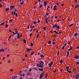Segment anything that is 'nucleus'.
<instances>
[{"mask_svg":"<svg viewBox=\"0 0 79 79\" xmlns=\"http://www.w3.org/2000/svg\"><path fill=\"white\" fill-rule=\"evenodd\" d=\"M4 24H5V23H1L0 25V26H2L3 25H4Z\"/></svg>","mask_w":79,"mask_h":79,"instance_id":"17","label":"nucleus"},{"mask_svg":"<svg viewBox=\"0 0 79 79\" xmlns=\"http://www.w3.org/2000/svg\"><path fill=\"white\" fill-rule=\"evenodd\" d=\"M8 63H10V60H9L8 61Z\"/></svg>","mask_w":79,"mask_h":79,"instance_id":"64","label":"nucleus"},{"mask_svg":"<svg viewBox=\"0 0 79 79\" xmlns=\"http://www.w3.org/2000/svg\"><path fill=\"white\" fill-rule=\"evenodd\" d=\"M14 6H11L10 7V10H13V8H14Z\"/></svg>","mask_w":79,"mask_h":79,"instance_id":"9","label":"nucleus"},{"mask_svg":"<svg viewBox=\"0 0 79 79\" xmlns=\"http://www.w3.org/2000/svg\"><path fill=\"white\" fill-rule=\"evenodd\" d=\"M16 78H17V76L15 75L12 77V79H15Z\"/></svg>","mask_w":79,"mask_h":79,"instance_id":"4","label":"nucleus"},{"mask_svg":"<svg viewBox=\"0 0 79 79\" xmlns=\"http://www.w3.org/2000/svg\"><path fill=\"white\" fill-rule=\"evenodd\" d=\"M17 31H18L17 30V29H15V32H17Z\"/></svg>","mask_w":79,"mask_h":79,"instance_id":"49","label":"nucleus"},{"mask_svg":"<svg viewBox=\"0 0 79 79\" xmlns=\"http://www.w3.org/2000/svg\"><path fill=\"white\" fill-rule=\"evenodd\" d=\"M74 58H76V59H77V58H79V56H75L74 57Z\"/></svg>","mask_w":79,"mask_h":79,"instance_id":"12","label":"nucleus"},{"mask_svg":"<svg viewBox=\"0 0 79 79\" xmlns=\"http://www.w3.org/2000/svg\"><path fill=\"white\" fill-rule=\"evenodd\" d=\"M72 50V46H70V48L69 49V50L71 51Z\"/></svg>","mask_w":79,"mask_h":79,"instance_id":"18","label":"nucleus"},{"mask_svg":"<svg viewBox=\"0 0 79 79\" xmlns=\"http://www.w3.org/2000/svg\"><path fill=\"white\" fill-rule=\"evenodd\" d=\"M60 53V52L58 51V53H57V56H58L59 55V53Z\"/></svg>","mask_w":79,"mask_h":79,"instance_id":"46","label":"nucleus"},{"mask_svg":"<svg viewBox=\"0 0 79 79\" xmlns=\"http://www.w3.org/2000/svg\"><path fill=\"white\" fill-rule=\"evenodd\" d=\"M10 56V55L9 54H8L7 55V57H8V56Z\"/></svg>","mask_w":79,"mask_h":79,"instance_id":"56","label":"nucleus"},{"mask_svg":"<svg viewBox=\"0 0 79 79\" xmlns=\"http://www.w3.org/2000/svg\"><path fill=\"white\" fill-rule=\"evenodd\" d=\"M9 11V8H7L6 9V11Z\"/></svg>","mask_w":79,"mask_h":79,"instance_id":"26","label":"nucleus"},{"mask_svg":"<svg viewBox=\"0 0 79 79\" xmlns=\"http://www.w3.org/2000/svg\"><path fill=\"white\" fill-rule=\"evenodd\" d=\"M45 20H46V23H48V19H45Z\"/></svg>","mask_w":79,"mask_h":79,"instance_id":"24","label":"nucleus"},{"mask_svg":"<svg viewBox=\"0 0 79 79\" xmlns=\"http://www.w3.org/2000/svg\"><path fill=\"white\" fill-rule=\"evenodd\" d=\"M73 24H74V23H73V24H70V25L69 26V27H71V26H72L73 25Z\"/></svg>","mask_w":79,"mask_h":79,"instance_id":"32","label":"nucleus"},{"mask_svg":"<svg viewBox=\"0 0 79 79\" xmlns=\"http://www.w3.org/2000/svg\"><path fill=\"white\" fill-rule=\"evenodd\" d=\"M27 52H30L31 51V49H29V48H27Z\"/></svg>","mask_w":79,"mask_h":79,"instance_id":"14","label":"nucleus"},{"mask_svg":"<svg viewBox=\"0 0 79 79\" xmlns=\"http://www.w3.org/2000/svg\"><path fill=\"white\" fill-rule=\"evenodd\" d=\"M47 3V1L44 2V6H45V5H46Z\"/></svg>","mask_w":79,"mask_h":79,"instance_id":"11","label":"nucleus"},{"mask_svg":"<svg viewBox=\"0 0 79 79\" xmlns=\"http://www.w3.org/2000/svg\"><path fill=\"white\" fill-rule=\"evenodd\" d=\"M63 60H60V63H63Z\"/></svg>","mask_w":79,"mask_h":79,"instance_id":"23","label":"nucleus"},{"mask_svg":"<svg viewBox=\"0 0 79 79\" xmlns=\"http://www.w3.org/2000/svg\"><path fill=\"white\" fill-rule=\"evenodd\" d=\"M52 44H55V42H52Z\"/></svg>","mask_w":79,"mask_h":79,"instance_id":"62","label":"nucleus"},{"mask_svg":"<svg viewBox=\"0 0 79 79\" xmlns=\"http://www.w3.org/2000/svg\"><path fill=\"white\" fill-rule=\"evenodd\" d=\"M23 40V41H24V44H25V43H26V40L24 39Z\"/></svg>","mask_w":79,"mask_h":79,"instance_id":"22","label":"nucleus"},{"mask_svg":"<svg viewBox=\"0 0 79 79\" xmlns=\"http://www.w3.org/2000/svg\"><path fill=\"white\" fill-rule=\"evenodd\" d=\"M12 13H13V14L14 15H15V16L18 17V15L17 14V13L15 12H13Z\"/></svg>","mask_w":79,"mask_h":79,"instance_id":"5","label":"nucleus"},{"mask_svg":"<svg viewBox=\"0 0 79 79\" xmlns=\"http://www.w3.org/2000/svg\"><path fill=\"white\" fill-rule=\"evenodd\" d=\"M67 71H68V70L69 69V67H66Z\"/></svg>","mask_w":79,"mask_h":79,"instance_id":"19","label":"nucleus"},{"mask_svg":"<svg viewBox=\"0 0 79 79\" xmlns=\"http://www.w3.org/2000/svg\"><path fill=\"white\" fill-rule=\"evenodd\" d=\"M39 34H38L37 36V38L39 37Z\"/></svg>","mask_w":79,"mask_h":79,"instance_id":"63","label":"nucleus"},{"mask_svg":"<svg viewBox=\"0 0 79 79\" xmlns=\"http://www.w3.org/2000/svg\"><path fill=\"white\" fill-rule=\"evenodd\" d=\"M39 7L40 8H42V7H43V6L42 5H40L39 6Z\"/></svg>","mask_w":79,"mask_h":79,"instance_id":"21","label":"nucleus"},{"mask_svg":"<svg viewBox=\"0 0 79 79\" xmlns=\"http://www.w3.org/2000/svg\"><path fill=\"white\" fill-rule=\"evenodd\" d=\"M17 9H15V11H17Z\"/></svg>","mask_w":79,"mask_h":79,"instance_id":"58","label":"nucleus"},{"mask_svg":"<svg viewBox=\"0 0 79 79\" xmlns=\"http://www.w3.org/2000/svg\"><path fill=\"white\" fill-rule=\"evenodd\" d=\"M64 6V4H62V5H61L62 6Z\"/></svg>","mask_w":79,"mask_h":79,"instance_id":"61","label":"nucleus"},{"mask_svg":"<svg viewBox=\"0 0 79 79\" xmlns=\"http://www.w3.org/2000/svg\"><path fill=\"white\" fill-rule=\"evenodd\" d=\"M46 29V27H44V31H45Z\"/></svg>","mask_w":79,"mask_h":79,"instance_id":"40","label":"nucleus"},{"mask_svg":"<svg viewBox=\"0 0 79 79\" xmlns=\"http://www.w3.org/2000/svg\"><path fill=\"white\" fill-rule=\"evenodd\" d=\"M9 21H11V22H10V23H11V22H12L13 20H12V19H10V20Z\"/></svg>","mask_w":79,"mask_h":79,"instance_id":"45","label":"nucleus"},{"mask_svg":"<svg viewBox=\"0 0 79 79\" xmlns=\"http://www.w3.org/2000/svg\"><path fill=\"white\" fill-rule=\"evenodd\" d=\"M75 70H76V69H73V70L74 71H75Z\"/></svg>","mask_w":79,"mask_h":79,"instance_id":"51","label":"nucleus"},{"mask_svg":"<svg viewBox=\"0 0 79 79\" xmlns=\"http://www.w3.org/2000/svg\"><path fill=\"white\" fill-rule=\"evenodd\" d=\"M11 35L10 36V37H9V39L8 40H9L11 38Z\"/></svg>","mask_w":79,"mask_h":79,"instance_id":"48","label":"nucleus"},{"mask_svg":"<svg viewBox=\"0 0 79 79\" xmlns=\"http://www.w3.org/2000/svg\"><path fill=\"white\" fill-rule=\"evenodd\" d=\"M38 22L39 23H40V20H38Z\"/></svg>","mask_w":79,"mask_h":79,"instance_id":"59","label":"nucleus"},{"mask_svg":"<svg viewBox=\"0 0 79 79\" xmlns=\"http://www.w3.org/2000/svg\"><path fill=\"white\" fill-rule=\"evenodd\" d=\"M34 26H33L32 27H30V28H34Z\"/></svg>","mask_w":79,"mask_h":79,"instance_id":"36","label":"nucleus"},{"mask_svg":"<svg viewBox=\"0 0 79 79\" xmlns=\"http://www.w3.org/2000/svg\"><path fill=\"white\" fill-rule=\"evenodd\" d=\"M24 3V1H23L22 2L20 3V5H23Z\"/></svg>","mask_w":79,"mask_h":79,"instance_id":"34","label":"nucleus"},{"mask_svg":"<svg viewBox=\"0 0 79 79\" xmlns=\"http://www.w3.org/2000/svg\"><path fill=\"white\" fill-rule=\"evenodd\" d=\"M0 52H5V50H4V49H2L0 50Z\"/></svg>","mask_w":79,"mask_h":79,"instance_id":"15","label":"nucleus"},{"mask_svg":"<svg viewBox=\"0 0 79 79\" xmlns=\"http://www.w3.org/2000/svg\"><path fill=\"white\" fill-rule=\"evenodd\" d=\"M27 76H29L30 75V73L29 72H28L27 74Z\"/></svg>","mask_w":79,"mask_h":79,"instance_id":"16","label":"nucleus"},{"mask_svg":"<svg viewBox=\"0 0 79 79\" xmlns=\"http://www.w3.org/2000/svg\"><path fill=\"white\" fill-rule=\"evenodd\" d=\"M54 32H56L57 34L58 33V32H57L56 31H54Z\"/></svg>","mask_w":79,"mask_h":79,"instance_id":"41","label":"nucleus"},{"mask_svg":"<svg viewBox=\"0 0 79 79\" xmlns=\"http://www.w3.org/2000/svg\"><path fill=\"white\" fill-rule=\"evenodd\" d=\"M31 47H32V46H33V43H31Z\"/></svg>","mask_w":79,"mask_h":79,"instance_id":"38","label":"nucleus"},{"mask_svg":"<svg viewBox=\"0 0 79 79\" xmlns=\"http://www.w3.org/2000/svg\"><path fill=\"white\" fill-rule=\"evenodd\" d=\"M75 77L76 79H77L79 78V76L78 74H77L75 75Z\"/></svg>","mask_w":79,"mask_h":79,"instance_id":"3","label":"nucleus"},{"mask_svg":"<svg viewBox=\"0 0 79 79\" xmlns=\"http://www.w3.org/2000/svg\"><path fill=\"white\" fill-rule=\"evenodd\" d=\"M39 70H40V71H43L44 70V69L41 68H39Z\"/></svg>","mask_w":79,"mask_h":79,"instance_id":"10","label":"nucleus"},{"mask_svg":"<svg viewBox=\"0 0 79 79\" xmlns=\"http://www.w3.org/2000/svg\"><path fill=\"white\" fill-rule=\"evenodd\" d=\"M25 57H27V54H26L25 55Z\"/></svg>","mask_w":79,"mask_h":79,"instance_id":"55","label":"nucleus"},{"mask_svg":"<svg viewBox=\"0 0 79 79\" xmlns=\"http://www.w3.org/2000/svg\"><path fill=\"white\" fill-rule=\"evenodd\" d=\"M68 72L69 73H71V71H68Z\"/></svg>","mask_w":79,"mask_h":79,"instance_id":"37","label":"nucleus"},{"mask_svg":"<svg viewBox=\"0 0 79 79\" xmlns=\"http://www.w3.org/2000/svg\"><path fill=\"white\" fill-rule=\"evenodd\" d=\"M0 7H2V5L1 3H0Z\"/></svg>","mask_w":79,"mask_h":79,"instance_id":"44","label":"nucleus"},{"mask_svg":"<svg viewBox=\"0 0 79 79\" xmlns=\"http://www.w3.org/2000/svg\"><path fill=\"white\" fill-rule=\"evenodd\" d=\"M8 27V25H6V27Z\"/></svg>","mask_w":79,"mask_h":79,"instance_id":"35","label":"nucleus"},{"mask_svg":"<svg viewBox=\"0 0 79 79\" xmlns=\"http://www.w3.org/2000/svg\"><path fill=\"white\" fill-rule=\"evenodd\" d=\"M64 46H63L62 47L63 50V49H64Z\"/></svg>","mask_w":79,"mask_h":79,"instance_id":"54","label":"nucleus"},{"mask_svg":"<svg viewBox=\"0 0 79 79\" xmlns=\"http://www.w3.org/2000/svg\"><path fill=\"white\" fill-rule=\"evenodd\" d=\"M56 5H59V3L57 2L56 3Z\"/></svg>","mask_w":79,"mask_h":79,"instance_id":"50","label":"nucleus"},{"mask_svg":"<svg viewBox=\"0 0 79 79\" xmlns=\"http://www.w3.org/2000/svg\"><path fill=\"white\" fill-rule=\"evenodd\" d=\"M78 35L77 33H75L74 35V36H76V35Z\"/></svg>","mask_w":79,"mask_h":79,"instance_id":"28","label":"nucleus"},{"mask_svg":"<svg viewBox=\"0 0 79 79\" xmlns=\"http://www.w3.org/2000/svg\"><path fill=\"white\" fill-rule=\"evenodd\" d=\"M79 4L77 5L75 7V8H77V7H79Z\"/></svg>","mask_w":79,"mask_h":79,"instance_id":"27","label":"nucleus"},{"mask_svg":"<svg viewBox=\"0 0 79 79\" xmlns=\"http://www.w3.org/2000/svg\"><path fill=\"white\" fill-rule=\"evenodd\" d=\"M31 35H32V33H31L30 34V37H31Z\"/></svg>","mask_w":79,"mask_h":79,"instance_id":"47","label":"nucleus"},{"mask_svg":"<svg viewBox=\"0 0 79 79\" xmlns=\"http://www.w3.org/2000/svg\"><path fill=\"white\" fill-rule=\"evenodd\" d=\"M53 10H56V6H54L53 8Z\"/></svg>","mask_w":79,"mask_h":79,"instance_id":"7","label":"nucleus"},{"mask_svg":"<svg viewBox=\"0 0 79 79\" xmlns=\"http://www.w3.org/2000/svg\"><path fill=\"white\" fill-rule=\"evenodd\" d=\"M40 56H41V57H42V58H43V57H45V55L43 54H41L40 55Z\"/></svg>","mask_w":79,"mask_h":79,"instance_id":"13","label":"nucleus"},{"mask_svg":"<svg viewBox=\"0 0 79 79\" xmlns=\"http://www.w3.org/2000/svg\"><path fill=\"white\" fill-rule=\"evenodd\" d=\"M47 76H48V74H47L46 75V77H47Z\"/></svg>","mask_w":79,"mask_h":79,"instance_id":"57","label":"nucleus"},{"mask_svg":"<svg viewBox=\"0 0 79 79\" xmlns=\"http://www.w3.org/2000/svg\"><path fill=\"white\" fill-rule=\"evenodd\" d=\"M44 62L42 61H40V64H37V66L40 68H44Z\"/></svg>","mask_w":79,"mask_h":79,"instance_id":"1","label":"nucleus"},{"mask_svg":"<svg viewBox=\"0 0 79 79\" xmlns=\"http://www.w3.org/2000/svg\"><path fill=\"white\" fill-rule=\"evenodd\" d=\"M52 42V41H49L48 43V44H51V43Z\"/></svg>","mask_w":79,"mask_h":79,"instance_id":"25","label":"nucleus"},{"mask_svg":"<svg viewBox=\"0 0 79 79\" xmlns=\"http://www.w3.org/2000/svg\"><path fill=\"white\" fill-rule=\"evenodd\" d=\"M43 76H44V73H42L40 75V79H42Z\"/></svg>","mask_w":79,"mask_h":79,"instance_id":"2","label":"nucleus"},{"mask_svg":"<svg viewBox=\"0 0 79 79\" xmlns=\"http://www.w3.org/2000/svg\"><path fill=\"white\" fill-rule=\"evenodd\" d=\"M32 71V69L30 68L29 70V71H30V72H31Z\"/></svg>","mask_w":79,"mask_h":79,"instance_id":"33","label":"nucleus"},{"mask_svg":"<svg viewBox=\"0 0 79 79\" xmlns=\"http://www.w3.org/2000/svg\"><path fill=\"white\" fill-rule=\"evenodd\" d=\"M77 64H79V62H77Z\"/></svg>","mask_w":79,"mask_h":79,"instance_id":"60","label":"nucleus"},{"mask_svg":"<svg viewBox=\"0 0 79 79\" xmlns=\"http://www.w3.org/2000/svg\"><path fill=\"white\" fill-rule=\"evenodd\" d=\"M36 23H37V22H35V21H34V24H36Z\"/></svg>","mask_w":79,"mask_h":79,"instance_id":"39","label":"nucleus"},{"mask_svg":"<svg viewBox=\"0 0 79 79\" xmlns=\"http://www.w3.org/2000/svg\"><path fill=\"white\" fill-rule=\"evenodd\" d=\"M34 69H35V70H36L37 71H38V69H37L35 68H34Z\"/></svg>","mask_w":79,"mask_h":79,"instance_id":"42","label":"nucleus"},{"mask_svg":"<svg viewBox=\"0 0 79 79\" xmlns=\"http://www.w3.org/2000/svg\"><path fill=\"white\" fill-rule=\"evenodd\" d=\"M57 24H56L54 25L52 27V28H55V27H57Z\"/></svg>","mask_w":79,"mask_h":79,"instance_id":"6","label":"nucleus"},{"mask_svg":"<svg viewBox=\"0 0 79 79\" xmlns=\"http://www.w3.org/2000/svg\"><path fill=\"white\" fill-rule=\"evenodd\" d=\"M76 48H77V49H78V48H79V46H77V47Z\"/></svg>","mask_w":79,"mask_h":79,"instance_id":"43","label":"nucleus"},{"mask_svg":"<svg viewBox=\"0 0 79 79\" xmlns=\"http://www.w3.org/2000/svg\"><path fill=\"white\" fill-rule=\"evenodd\" d=\"M34 52H31V55H33V54H34Z\"/></svg>","mask_w":79,"mask_h":79,"instance_id":"30","label":"nucleus"},{"mask_svg":"<svg viewBox=\"0 0 79 79\" xmlns=\"http://www.w3.org/2000/svg\"><path fill=\"white\" fill-rule=\"evenodd\" d=\"M69 52H67V56H69Z\"/></svg>","mask_w":79,"mask_h":79,"instance_id":"20","label":"nucleus"},{"mask_svg":"<svg viewBox=\"0 0 79 79\" xmlns=\"http://www.w3.org/2000/svg\"><path fill=\"white\" fill-rule=\"evenodd\" d=\"M17 39H18V36H19V33H17Z\"/></svg>","mask_w":79,"mask_h":79,"instance_id":"29","label":"nucleus"},{"mask_svg":"<svg viewBox=\"0 0 79 79\" xmlns=\"http://www.w3.org/2000/svg\"><path fill=\"white\" fill-rule=\"evenodd\" d=\"M53 61H52L50 64H49V67H51L52 66V65L53 64Z\"/></svg>","mask_w":79,"mask_h":79,"instance_id":"8","label":"nucleus"},{"mask_svg":"<svg viewBox=\"0 0 79 79\" xmlns=\"http://www.w3.org/2000/svg\"><path fill=\"white\" fill-rule=\"evenodd\" d=\"M56 28H57V29H59L60 28V26H57V27H56Z\"/></svg>","mask_w":79,"mask_h":79,"instance_id":"31","label":"nucleus"},{"mask_svg":"<svg viewBox=\"0 0 79 79\" xmlns=\"http://www.w3.org/2000/svg\"><path fill=\"white\" fill-rule=\"evenodd\" d=\"M46 16H48V14L46 13Z\"/></svg>","mask_w":79,"mask_h":79,"instance_id":"53","label":"nucleus"},{"mask_svg":"<svg viewBox=\"0 0 79 79\" xmlns=\"http://www.w3.org/2000/svg\"><path fill=\"white\" fill-rule=\"evenodd\" d=\"M66 45H67L66 43H65V44H64V46H65V47H66Z\"/></svg>","mask_w":79,"mask_h":79,"instance_id":"52","label":"nucleus"}]
</instances>
